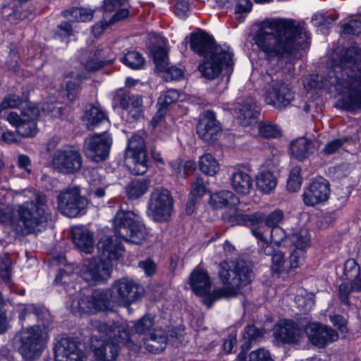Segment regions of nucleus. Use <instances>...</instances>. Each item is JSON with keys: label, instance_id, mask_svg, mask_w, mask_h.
Wrapping results in <instances>:
<instances>
[{"label": "nucleus", "instance_id": "62", "mask_svg": "<svg viewBox=\"0 0 361 361\" xmlns=\"http://www.w3.org/2000/svg\"><path fill=\"white\" fill-rule=\"evenodd\" d=\"M343 140L336 139L329 142L323 149L322 152L326 154H331L336 152L343 145Z\"/></svg>", "mask_w": 361, "mask_h": 361}, {"label": "nucleus", "instance_id": "63", "mask_svg": "<svg viewBox=\"0 0 361 361\" xmlns=\"http://www.w3.org/2000/svg\"><path fill=\"white\" fill-rule=\"evenodd\" d=\"M138 267L142 269L145 275L148 276L153 275L157 270L155 263L150 259L140 261L138 264Z\"/></svg>", "mask_w": 361, "mask_h": 361}, {"label": "nucleus", "instance_id": "14", "mask_svg": "<svg viewBox=\"0 0 361 361\" xmlns=\"http://www.w3.org/2000/svg\"><path fill=\"white\" fill-rule=\"evenodd\" d=\"M58 208L68 217H75L88 204V200L80 195L78 186H70L61 192L57 197Z\"/></svg>", "mask_w": 361, "mask_h": 361}, {"label": "nucleus", "instance_id": "9", "mask_svg": "<svg viewBox=\"0 0 361 361\" xmlns=\"http://www.w3.org/2000/svg\"><path fill=\"white\" fill-rule=\"evenodd\" d=\"M189 284L192 290L198 296L202 297V302L210 307L213 302L224 297L226 290L220 288L210 293L212 283L207 271L197 266L190 274Z\"/></svg>", "mask_w": 361, "mask_h": 361}, {"label": "nucleus", "instance_id": "23", "mask_svg": "<svg viewBox=\"0 0 361 361\" xmlns=\"http://www.w3.org/2000/svg\"><path fill=\"white\" fill-rule=\"evenodd\" d=\"M252 265L243 260L236 262L233 268L230 269L229 276L232 279L227 283V297L235 295L242 287L246 286L254 279Z\"/></svg>", "mask_w": 361, "mask_h": 361}, {"label": "nucleus", "instance_id": "24", "mask_svg": "<svg viewBox=\"0 0 361 361\" xmlns=\"http://www.w3.org/2000/svg\"><path fill=\"white\" fill-rule=\"evenodd\" d=\"M196 129L200 138L207 143L214 142L221 135L220 123L216 121L214 114L210 111L202 114Z\"/></svg>", "mask_w": 361, "mask_h": 361}, {"label": "nucleus", "instance_id": "15", "mask_svg": "<svg viewBox=\"0 0 361 361\" xmlns=\"http://www.w3.org/2000/svg\"><path fill=\"white\" fill-rule=\"evenodd\" d=\"M173 202L170 192L157 189L150 195L148 202L149 213L156 221H167L171 215Z\"/></svg>", "mask_w": 361, "mask_h": 361}, {"label": "nucleus", "instance_id": "57", "mask_svg": "<svg viewBox=\"0 0 361 361\" xmlns=\"http://www.w3.org/2000/svg\"><path fill=\"white\" fill-rule=\"evenodd\" d=\"M361 32V22L358 20H352L342 26L341 34L342 35H357Z\"/></svg>", "mask_w": 361, "mask_h": 361}, {"label": "nucleus", "instance_id": "16", "mask_svg": "<svg viewBox=\"0 0 361 361\" xmlns=\"http://www.w3.org/2000/svg\"><path fill=\"white\" fill-rule=\"evenodd\" d=\"M111 301V293L108 290L97 289L90 295L80 297L76 304L73 303L72 307L75 313H93L107 309Z\"/></svg>", "mask_w": 361, "mask_h": 361}, {"label": "nucleus", "instance_id": "29", "mask_svg": "<svg viewBox=\"0 0 361 361\" xmlns=\"http://www.w3.org/2000/svg\"><path fill=\"white\" fill-rule=\"evenodd\" d=\"M102 9L105 13L115 12L109 20V24L121 21L129 16L128 0H104Z\"/></svg>", "mask_w": 361, "mask_h": 361}, {"label": "nucleus", "instance_id": "21", "mask_svg": "<svg viewBox=\"0 0 361 361\" xmlns=\"http://www.w3.org/2000/svg\"><path fill=\"white\" fill-rule=\"evenodd\" d=\"M19 324L23 326H32L37 322L42 326H49L51 317L48 310L42 306L32 303L20 305L16 310Z\"/></svg>", "mask_w": 361, "mask_h": 361}, {"label": "nucleus", "instance_id": "12", "mask_svg": "<svg viewBox=\"0 0 361 361\" xmlns=\"http://www.w3.org/2000/svg\"><path fill=\"white\" fill-rule=\"evenodd\" d=\"M126 163L136 175L145 173L147 169V157L143 137L133 135L128 140L126 150Z\"/></svg>", "mask_w": 361, "mask_h": 361}, {"label": "nucleus", "instance_id": "60", "mask_svg": "<svg viewBox=\"0 0 361 361\" xmlns=\"http://www.w3.org/2000/svg\"><path fill=\"white\" fill-rule=\"evenodd\" d=\"M285 231L280 226L274 227L271 230V244L275 247H280V243L286 238Z\"/></svg>", "mask_w": 361, "mask_h": 361}, {"label": "nucleus", "instance_id": "51", "mask_svg": "<svg viewBox=\"0 0 361 361\" xmlns=\"http://www.w3.org/2000/svg\"><path fill=\"white\" fill-rule=\"evenodd\" d=\"M207 192L204 178L200 175L195 176V180L191 183L190 196L200 199Z\"/></svg>", "mask_w": 361, "mask_h": 361}, {"label": "nucleus", "instance_id": "52", "mask_svg": "<svg viewBox=\"0 0 361 361\" xmlns=\"http://www.w3.org/2000/svg\"><path fill=\"white\" fill-rule=\"evenodd\" d=\"M15 221V207L0 203V222L10 224L13 227Z\"/></svg>", "mask_w": 361, "mask_h": 361}, {"label": "nucleus", "instance_id": "45", "mask_svg": "<svg viewBox=\"0 0 361 361\" xmlns=\"http://www.w3.org/2000/svg\"><path fill=\"white\" fill-rule=\"evenodd\" d=\"M290 238L295 247L294 249L305 250V249L310 245V237L306 229H301L293 233Z\"/></svg>", "mask_w": 361, "mask_h": 361}, {"label": "nucleus", "instance_id": "61", "mask_svg": "<svg viewBox=\"0 0 361 361\" xmlns=\"http://www.w3.org/2000/svg\"><path fill=\"white\" fill-rule=\"evenodd\" d=\"M175 8L178 16L185 18L190 11V0H176Z\"/></svg>", "mask_w": 361, "mask_h": 361}, {"label": "nucleus", "instance_id": "4", "mask_svg": "<svg viewBox=\"0 0 361 361\" xmlns=\"http://www.w3.org/2000/svg\"><path fill=\"white\" fill-rule=\"evenodd\" d=\"M94 334L91 338L90 348L96 358L101 361H114L118 353L119 343L132 348L134 335L130 334L126 324H109L99 320L92 321Z\"/></svg>", "mask_w": 361, "mask_h": 361}, {"label": "nucleus", "instance_id": "47", "mask_svg": "<svg viewBox=\"0 0 361 361\" xmlns=\"http://www.w3.org/2000/svg\"><path fill=\"white\" fill-rule=\"evenodd\" d=\"M300 172V166H295L290 170L287 180V189L288 191L295 192L300 189L302 182Z\"/></svg>", "mask_w": 361, "mask_h": 361}, {"label": "nucleus", "instance_id": "33", "mask_svg": "<svg viewBox=\"0 0 361 361\" xmlns=\"http://www.w3.org/2000/svg\"><path fill=\"white\" fill-rule=\"evenodd\" d=\"M167 345V336L161 329H155L149 336L145 339L146 349L152 353L163 351Z\"/></svg>", "mask_w": 361, "mask_h": 361}, {"label": "nucleus", "instance_id": "31", "mask_svg": "<svg viewBox=\"0 0 361 361\" xmlns=\"http://www.w3.org/2000/svg\"><path fill=\"white\" fill-rule=\"evenodd\" d=\"M314 151V143L303 137L292 141L289 147L290 155L298 161H304L307 159Z\"/></svg>", "mask_w": 361, "mask_h": 361}, {"label": "nucleus", "instance_id": "48", "mask_svg": "<svg viewBox=\"0 0 361 361\" xmlns=\"http://www.w3.org/2000/svg\"><path fill=\"white\" fill-rule=\"evenodd\" d=\"M257 128L259 135L265 138H276L281 134L279 128L269 122H259Z\"/></svg>", "mask_w": 361, "mask_h": 361}, {"label": "nucleus", "instance_id": "34", "mask_svg": "<svg viewBox=\"0 0 361 361\" xmlns=\"http://www.w3.org/2000/svg\"><path fill=\"white\" fill-rule=\"evenodd\" d=\"M230 182L232 188L236 192L242 195L247 194L252 185L251 177L241 171L233 172L231 174Z\"/></svg>", "mask_w": 361, "mask_h": 361}, {"label": "nucleus", "instance_id": "38", "mask_svg": "<svg viewBox=\"0 0 361 361\" xmlns=\"http://www.w3.org/2000/svg\"><path fill=\"white\" fill-rule=\"evenodd\" d=\"M276 185V177L269 171H261L256 176L257 188L264 194H269L273 192Z\"/></svg>", "mask_w": 361, "mask_h": 361}, {"label": "nucleus", "instance_id": "37", "mask_svg": "<svg viewBox=\"0 0 361 361\" xmlns=\"http://www.w3.org/2000/svg\"><path fill=\"white\" fill-rule=\"evenodd\" d=\"M83 121H85L86 126L90 130H93L100 123L108 122L105 113L98 106L93 105L86 107Z\"/></svg>", "mask_w": 361, "mask_h": 361}, {"label": "nucleus", "instance_id": "30", "mask_svg": "<svg viewBox=\"0 0 361 361\" xmlns=\"http://www.w3.org/2000/svg\"><path fill=\"white\" fill-rule=\"evenodd\" d=\"M235 114L241 126H249L255 123L258 115V108L254 101L250 99L244 104H240L238 110H235Z\"/></svg>", "mask_w": 361, "mask_h": 361}, {"label": "nucleus", "instance_id": "40", "mask_svg": "<svg viewBox=\"0 0 361 361\" xmlns=\"http://www.w3.org/2000/svg\"><path fill=\"white\" fill-rule=\"evenodd\" d=\"M200 170L205 175L214 176L219 170V164L210 154L202 155L198 161Z\"/></svg>", "mask_w": 361, "mask_h": 361}, {"label": "nucleus", "instance_id": "39", "mask_svg": "<svg viewBox=\"0 0 361 361\" xmlns=\"http://www.w3.org/2000/svg\"><path fill=\"white\" fill-rule=\"evenodd\" d=\"M149 182L146 179H135L130 182L126 188L130 199H137L143 195L149 189Z\"/></svg>", "mask_w": 361, "mask_h": 361}, {"label": "nucleus", "instance_id": "25", "mask_svg": "<svg viewBox=\"0 0 361 361\" xmlns=\"http://www.w3.org/2000/svg\"><path fill=\"white\" fill-rule=\"evenodd\" d=\"M305 331L309 341L319 348H323L338 338V334L335 330L319 323L309 324Z\"/></svg>", "mask_w": 361, "mask_h": 361}, {"label": "nucleus", "instance_id": "41", "mask_svg": "<svg viewBox=\"0 0 361 361\" xmlns=\"http://www.w3.org/2000/svg\"><path fill=\"white\" fill-rule=\"evenodd\" d=\"M25 104H30L27 101L23 100L19 96L16 94H8L6 96L0 104V118L5 117V111L7 109L26 108Z\"/></svg>", "mask_w": 361, "mask_h": 361}, {"label": "nucleus", "instance_id": "50", "mask_svg": "<svg viewBox=\"0 0 361 361\" xmlns=\"http://www.w3.org/2000/svg\"><path fill=\"white\" fill-rule=\"evenodd\" d=\"M236 361H245V355L240 353ZM249 361H274L269 352L264 348H259L250 353Z\"/></svg>", "mask_w": 361, "mask_h": 361}, {"label": "nucleus", "instance_id": "7", "mask_svg": "<svg viewBox=\"0 0 361 361\" xmlns=\"http://www.w3.org/2000/svg\"><path fill=\"white\" fill-rule=\"evenodd\" d=\"M239 202L238 197L227 191V225L231 226L245 225L259 227L260 225L264 223L267 227L272 228L279 226V224L284 218V214L280 209H275L268 215L262 212L253 214H242L237 208Z\"/></svg>", "mask_w": 361, "mask_h": 361}, {"label": "nucleus", "instance_id": "1", "mask_svg": "<svg viewBox=\"0 0 361 361\" xmlns=\"http://www.w3.org/2000/svg\"><path fill=\"white\" fill-rule=\"evenodd\" d=\"M303 85L307 90L334 86L346 109H361V49L349 48L338 62H330L326 72L307 77Z\"/></svg>", "mask_w": 361, "mask_h": 361}, {"label": "nucleus", "instance_id": "28", "mask_svg": "<svg viewBox=\"0 0 361 361\" xmlns=\"http://www.w3.org/2000/svg\"><path fill=\"white\" fill-rule=\"evenodd\" d=\"M275 338L283 343H296L303 336V331L294 322L281 320L274 328Z\"/></svg>", "mask_w": 361, "mask_h": 361}, {"label": "nucleus", "instance_id": "22", "mask_svg": "<svg viewBox=\"0 0 361 361\" xmlns=\"http://www.w3.org/2000/svg\"><path fill=\"white\" fill-rule=\"evenodd\" d=\"M111 145L112 138L107 133L95 134L87 140L84 152L92 161H103L108 157Z\"/></svg>", "mask_w": 361, "mask_h": 361}, {"label": "nucleus", "instance_id": "36", "mask_svg": "<svg viewBox=\"0 0 361 361\" xmlns=\"http://www.w3.org/2000/svg\"><path fill=\"white\" fill-rule=\"evenodd\" d=\"M120 106L129 111L134 119H137L142 114V98L138 95H130L124 94L120 97Z\"/></svg>", "mask_w": 361, "mask_h": 361}, {"label": "nucleus", "instance_id": "8", "mask_svg": "<svg viewBox=\"0 0 361 361\" xmlns=\"http://www.w3.org/2000/svg\"><path fill=\"white\" fill-rule=\"evenodd\" d=\"M47 326L39 324L23 327L16 336L18 351L26 360L31 361L44 350L48 339Z\"/></svg>", "mask_w": 361, "mask_h": 361}, {"label": "nucleus", "instance_id": "19", "mask_svg": "<svg viewBox=\"0 0 361 361\" xmlns=\"http://www.w3.org/2000/svg\"><path fill=\"white\" fill-rule=\"evenodd\" d=\"M142 290V288L133 280L122 278L112 284L111 300L119 305L126 306L135 301Z\"/></svg>", "mask_w": 361, "mask_h": 361}, {"label": "nucleus", "instance_id": "18", "mask_svg": "<svg viewBox=\"0 0 361 361\" xmlns=\"http://www.w3.org/2000/svg\"><path fill=\"white\" fill-rule=\"evenodd\" d=\"M263 96L267 104L276 109L288 106L294 99V93L288 85L273 79L264 87Z\"/></svg>", "mask_w": 361, "mask_h": 361}, {"label": "nucleus", "instance_id": "32", "mask_svg": "<svg viewBox=\"0 0 361 361\" xmlns=\"http://www.w3.org/2000/svg\"><path fill=\"white\" fill-rule=\"evenodd\" d=\"M72 238L75 246L85 253L93 250V234L82 226H75L72 229Z\"/></svg>", "mask_w": 361, "mask_h": 361}, {"label": "nucleus", "instance_id": "53", "mask_svg": "<svg viewBox=\"0 0 361 361\" xmlns=\"http://www.w3.org/2000/svg\"><path fill=\"white\" fill-rule=\"evenodd\" d=\"M154 325V318L149 315H145L134 325L135 331L138 334H145Z\"/></svg>", "mask_w": 361, "mask_h": 361}, {"label": "nucleus", "instance_id": "44", "mask_svg": "<svg viewBox=\"0 0 361 361\" xmlns=\"http://www.w3.org/2000/svg\"><path fill=\"white\" fill-rule=\"evenodd\" d=\"M295 303L298 307L308 312L312 309L314 305V295L306 293L304 290H300L295 298Z\"/></svg>", "mask_w": 361, "mask_h": 361}, {"label": "nucleus", "instance_id": "56", "mask_svg": "<svg viewBox=\"0 0 361 361\" xmlns=\"http://www.w3.org/2000/svg\"><path fill=\"white\" fill-rule=\"evenodd\" d=\"M305 257V250L293 249L288 259L289 271L298 267L302 262Z\"/></svg>", "mask_w": 361, "mask_h": 361}, {"label": "nucleus", "instance_id": "46", "mask_svg": "<svg viewBox=\"0 0 361 361\" xmlns=\"http://www.w3.org/2000/svg\"><path fill=\"white\" fill-rule=\"evenodd\" d=\"M122 62L128 67L137 70L144 66L145 59L137 51H128L122 58Z\"/></svg>", "mask_w": 361, "mask_h": 361}, {"label": "nucleus", "instance_id": "27", "mask_svg": "<svg viewBox=\"0 0 361 361\" xmlns=\"http://www.w3.org/2000/svg\"><path fill=\"white\" fill-rule=\"evenodd\" d=\"M56 361H84L85 354L71 338H62L54 345Z\"/></svg>", "mask_w": 361, "mask_h": 361}, {"label": "nucleus", "instance_id": "2", "mask_svg": "<svg viewBox=\"0 0 361 361\" xmlns=\"http://www.w3.org/2000/svg\"><path fill=\"white\" fill-rule=\"evenodd\" d=\"M254 41L268 60L280 59L295 51L305 49L310 44L306 30L290 19H272L264 21Z\"/></svg>", "mask_w": 361, "mask_h": 361}, {"label": "nucleus", "instance_id": "20", "mask_svg": "<svg viewBox=\"0 0 361 361\" xmlns=\"http://www.w3.org/2000/svg\"><path fill=\"white\" fill-rule=\"evenodd\" d=\"M252 233L259 240L258 245L260 252L271 257V271L275 273L289 271L288 261L285 257L281 247H275L274 245L269 243L259 231L252 229Z\"/></svg>", "mask_w": 361, "mask_h": 361}, {"label": "nucleus", "instance_id": "5", "mask_svg": "<svg viewBox=\"0 0 361 361\" xmlns=\"http://www.w3.org/2000/svg\"><path fill=\"white\" fill-rule=\"evenodd\" d=\"M190 47L203 57L198 66L202 75L209 80L216 78L226 65V51L217 44L212 35L202 30L190 35Z\"/></svg>", "mask_w": 361, "mask_h": 361}, {"label": "nucleus", "instance_id": "17", "mask_svg": "<svg viewBox=\"0 0 361 361\" xmlns=\"http://www.w3.org/2000/svg\"><path fill=\"white\" fill-rule=\"evenodd\" d=\"M342 269L341 277L350 283H343L339 286V296L342 302L347 303L351 292L361 293V266L355 259H349L345 261Z\"/></svg>", "mask_w": 361, "mask_h": 361}, {"label": "nucleus", "instance_id": "42", "mask_svg": "<svg viewBox=\"0 0 361 361\" xmlns=\"http://www.w3.org/2000/svg\"><path fill=\"white\" fill-rule=\"evenodd\" d=\"M94 11L86 8H73L64 12L66 17H71L73 21L87 22L93 18Z\"/></svg>", "mask_w": 361, "mask_h": 361}, {"label": "nucleus", "instance_id": "64", "mask_svg": "<svg viewBox=\"0 0 361 361\" xmlns=\"http://www.w3.org/2000/svg\"><path fill=\"white\" fill-rule=\"evenodd\" d=\"M329 319L341 332L343 333L347 331V321L342 315L334 314L330 316Z\"/></svg>", "mask_w": 361, "mask_h": 361}, {"label": "nucleus", "instance_id": "13", "mask_svg": "<svg viewBox=\"0 0 361 361\" xmlns=\"http://www.w3.org/2000/svg\"><path fill=\"white\" fill-rule=\"evenodd\" d=\"M112 271V264L101 259H85L80 269V276L86 282L96 285L107 281Z\"/></svg>", "mask_w": 361, "mask_h": 361}, {"label": "nucleus", "instance_id": "43", "mask_svg": "<svg viewBox=\"0 0 361 361\" xmlns=\"http://www.w3.org/2000/svg\"><path fill=\"white\" fill-rule=\"evenodd\" d=\"M152 55L155 64L157 71L164 70L169 65L168 54L165 49L161 47L154 46L152 49Z\"/></svg>", "mask_w": 361, "mask_h": 361}, {"label": "nucleus", "instance_id": "26", "mask_svg": "<svg viewBox=\"0 0 361 361\" xmlns=\"http://www.w3.org/2000/svg\"><path fill=\"white\" fill-rule=\"evenodd\" d=\"M330 194L328 181L322 177L316 178L305 189L302 199L307 206H315L326 201Z\"/></svg>", "mask_w": 361, "mask_h": 361}, {"label": "nucleus", "instance_id": "58", "mask_svg": "<svg viewBox=\"0 0 361 361\" xmlns=\"http://www.w3.org/2000/svg\"><path fill=\"white\" fill-rule=\"evenodd\" d=\"M172 167L176 171V173H178L180 176L187 177L191 173L195 171L197 168V165L195 161L188 160L184 163L183 165V173L181 172L180 166L178 163H173L171 164Z\"/></svg>", "mask_w": 361, "mask_h": 361}, {"label": "nucleus", "instance_id": "35", "mask_svg": "<svg viewBox=\"0 0 361 361\" xmlns=\"http://www.w3.org/2000/svg\"><path fill=\"white\" fill-rule=\"evenodd\" d=\"M179 94L176 90L171 89L162 93L158 99V105L159 106L156 116L152 118V123L156 126L158 118H161L166 112L167 107L178 101Z\"/></svg>", "mask_w": 361, "mask_h": 361}, {"label": "nucleus", "instance_id": "6", "mask_svg": "<svg viewBox=\"0 0 361 361\" xmlns=\"http://www.w3.org/2000/svg\"><path fill=\"white\" fill-rule=\"evenodd\" d=\"M47 202L44 195L37 194L34 200L16 205L13 229L23 235L39 231V227L49 219Z\"/></svg>", "mask_w": 361, "mask_h": 361}, {"label": "nucleus", "instance_id": "10", "mask_svg": "<svg viewBox=\"0 0 361 361\" xmlns=\"http://www.w3.org/2000/svg\"><path fill=\"white\" fill-rule=\"evenodd\" d=\"M26 108L20 111V114L11 111L6 120L16 128L17 133L22 137H32L37 133L36 119L39 115L37 107L31 104H25Z\"/></svg>", "mask_w": 361, "mask_h": 361}, {"label": "nucleus", "instance_id": "3", "mask_svg": "<svg viewBox=\"0 0 361 361\" xmlns=\"http://www.w3.org/2000/svg\"><path fill=\"white\" fill-rule=\"evenodd\" d=\"M115 236H105L97 243V253L99 259L104 262L118 259L122 255L123 247L118 237L126 242L142 244L148 233L140 216L130 211H118L114 218Z\"/></svg>", "mask_w": 361, "mask_h": 361}, {"label": "nucleus", "instance_id": "49", "mask_svg": "<svg viewBox=\"0 0 361 361\" xmlns=\"http://www.w3.org/2000/svg\"><path fill=\"white\" fill-rule=\"evenodd\" d=\"M263 334L262 329H257L254 325H248L243 334L245 344L243 345V348L245 350L250 348L252 342L262 337Z\"/></svg>", "mask_w": 361, "mask_h": 361}, {"label": "nucleus", "instance_id": "54", "mask_svg": "<svg viewBox=\"0 0 361 361\" xmlns=\"http://www.w3.org/2000/svg\"><path fill=\"white\" fill-rule=\"evenodd\" d=\"M252 8V3L250 0H238L235 8V13L237 15L240 14V16H236L237 20L239 23L243 22L245 17L243 14L250 12Z\"/></svg>", "mask_w": 361, "mask_h": 361}, {"label": "nucleus", "instance_id": "55", "mask_svg": "<svg viewBox=\"0 0 361 361\" xmlns=\"http://www.w3.org/2000/svg\"><path fill=\"white\" fill-rule=\"evenodd\" d=\"M159 73H162V78L166 81L178 80L183 77V73L182 70L176 66H166L164 70H160Z\"/></svg>", "mask_w": 361, "mask_h": 361}, {"label": "nucleus", "instance_id": "59", "mask_svg": "<svg viewBox=\"0 0 361 361\" xmlns=\"http://www.w3.org/2000/svg\"><path fill=\"white\" fill-rule=\"evenodd\" d=\"M209 204L216 209H223L226 207V193L224 191H219L210 196Z\"/></svg>", "mask_w": 361, "mask_h": 361}, {"label": "nucleus", "instance_id": "11", "mask_svg": "<svg viewBox=\"0 0 361 361\" xmlns=\"http://www.w3.org/2000/svg\"><path fill=\"white\" fill-rule=\"evenodd\" d=\"M82 159L80 152L71 147L56 149L51 156L53 169L63 174H73L80 170Z\"/></svg>", "mask_w": 361, "mask_h": 361}]
</instances>
